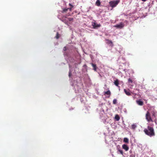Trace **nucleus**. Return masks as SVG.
I'll use <instances>...</instances> for the list:
<instances>
[{
    "label": "nucleus",
    "mask_w": 157,
    "mask_h": 157,
    "mask_svg": "<svg viewBox=\"0 0 157 157\" xmlns=\"http://www.w3.org/2000/svg\"><path fill=\"white\" fill-rule=\"evenodd\" d=\"M144 131L146 135L150 137L154 136L155 135L153 128L149 126H147V128H144Z\"/></svg>",
    "instance_id": "f257e3e1"
},
{
    "label": "nucleus",
    "mask_w": 157,
    "mask_h": 157,
    "mask_svg": "<svg viewBox=\"0 0 157 157\" xmlns=\"http://www.w3.org/2000/svg\"><path fill=\"white\" fill-rule=\"evenodd\" d=\"M146 118L148 122H153V121L151 117L150 114L148 111H147L146 114Z\"/></svg>",
    "instance_id": "f03ea898"
},
{
    "label": "nucleus",
    "mask_w": 157,
    "mask_h": 157,
    "mask_svg": "<svg viewBox=\"0 0 157 157\" xmlns=\"http://www.w3.org/2000/svg\"><path fill=\"white\" fill-rule=\"evenodd\" d=\"M118 3V2L117 1H113L109 2V4L110 6L113 8L116 6Z\"/></svg>",
    "instance_id": "7ed1b4c3"
},
{
    "label": "nucleus",
    "mask_w": 157,
    "mask_h": 157,
    "mask_svg": "<svg viewBox=\"0 0 157 157\" xmlns=\"http://www.w3.org/2000/svg\"><path fill=\"white\" fill-rule=\"evenodd\" d=\"M92 25L94 29H97L101 27V25L100 24H98L97 23L93 22L92 23Z\"/></svg>",
    "instance_id": "20e7f679"
},
{
    "label": "nucleus",
    "mask_w": 157,
    "mask_h": 157,
    "mask_svg": "<svg viewBox=\"0 0 157 157\" xmlns=\"http://www.w3.org/2000/svg\"><path fill=\"white\" fill-rule=\"evenodd\" d=\"M124 90L126 95H127L129 96L131 95V93L129 92V89L126 90L125 89H124Z\"/></svg>",
    "instance_id": "39448f33"
},
{
    "label": "nucleus",
    "mask_w": 157,
    "mask_h": 157,
    "mask_svg": "<svg viewBox=\"0 0 157 157\" xmlns=\"http://www.w3.org/2000/svg\"><path fill=\"white\" fill-rule=\"evenodd\" d=\"M122 148L124 149L125 151H128L129 149V147L126 144H124L122 146Z\"/></svg>",
    "instance_id": "423d86ee"
},
{
    "label": "nucleus",
    "mask_w": 157,
    "mask_h": 157,
    "mask_svg": "<svg viewBox=\"0 0 157 157\" xmlns=\"http://www.w3.org/2000/svg\"><path fill=\"white\" fill-rule=\"evenodd\" d=\"M137 103L139 105L142 106L144 105V102L143 101L140 100L136 101Z\"/></svg>",
    "instance_id": "0eeeda50"
},
{
    "label": "nucleus",
    "mask_w": 157,
    "mask_h": 157,
    "mask_svg": "<svg viewBox=\"0 0 157 157\" xmlns=\"http://www.w3.org/2000/svg\"><path fill=\"white\" fill-rule=\"evenodd\" d=\"M106 40L107 41V44H110V46L111 47H113V44L111 40H109L108 39H107Z\"/></svg>",
    "instance_id": "6e6552de"
},
{
    "label": "nucleus",
    "mask_w": 157,
    "mask_h": 157,
    "mask_svg": "<svg viewBox=\"0 0 157 157\" xmlns=\"http://www.w3.org/2000/svg\"><path fill=\"white\" fill-rule=\"evenodd\" d=\"M124 26V25L122 23H121L120 24L117 25L116 27L120 28H122Z\"/></svg>",
    "instance_id": "1a4fd4ad"
},
{
    "label": "nucleus",
    "mask_w": 157,
    "mask_h": 157,
    "mask_svg": "<svg viewBox=\"0 0 157 157\" xmlns=\"http://www.w3.org/2000/svg\"><path fill=\"white\" fill-rule=\"evenodd\" d=\"M91 64L93 67V69L95 71H96L97 69V67L96 65L95 64H94L93 63H91Z\"/></svg>",
    "instance_id": "9d476101"
},
{
    "label": "nucleus",
    "mask_w": 157,
    "mask_h": 157,
    "mask_svg": "<svg viewBox=\"0 0 157 157\" xmlns=\"http://www.w3.org/2000/svg\"><path fill=\"white\" fill-rule=\"evenodd\" d=\"M114 84L117 86H118L119 84V81L118 79H116L114 82Z\"/></svg>",
    "instance_id": "9b49d317"
},
{
    "label": "nucleus",
    "mask_w": 157,
    "mask_h": 157,
    "mask_svg": "<svg viewBox=\"0 0 157 157\" xmlns=\"http://www.w3.org/2000/svg\"><path fill=\"white\" fill-rule=\"evenodd\" d=\"M95 5L97 6H99L101 5V2L99 0H97L96 2Z\"/></svg>",
    "instance_id": "f8f14e48"
},
{
    "label": "nucleus",
    "mask_w": 157,
    "mask_h": 157,
    "mask_svg": "<svg viewBox=\"0 0 157 157\" xmlns=\"http://www.w3.org/2000/svg\"><path fill=\"white\" fill-rule=\"evenodd\" d=\"M107 94L110 96L111 95V92L109 90H108L107 91L104 92V95Z\"/></svg>",
    "instance_id": "ddd939ff"
},
{
    "label": "nucleus",
    "mask_w": 157,
    "mask_h": 157,
    "mask_svg": "<svg viewBox=\"0 0 157 157\" xmlns=\"http://www.w3.org/2000/svg\"><path fill=\"white\" fill-rule=\"evenodd\" d=\"M69 6H71L70 8H68V10H69L71 11L72 10V8L74 6L73 5H72L71 4L69 3Z\"/></svg>",
    "instance_id": "4468645a"
},
{
    "label": "nucleus",
    "mask_w": 157,
    "mask_h": 157,
    "mask_svg": "<svg viewBox=\"0 0 157 157\" xmlns=\"http://www.w3.org/2000/svg\"><path fill=\"white\" fill-rule=\"evenodd\" d=\"M124 142L126 143H128V139L127 138H124Z\"/></svg>",
    "instance_id": "2eb2a0df"
},
{
    "label": "nucleus",
    "mask_w": 157,
    "mask_h": 157,
    "mask_svg": "<svg viewBox=\"0 0 157 157\" xmlns=\"http://www.w3.org/2000/svg\"><path fill=\"white\" fill-rule=\"evenodd\" d=\"M68 8H64V9H63V10L62 11V13L67 12V11H68Z\"/></svg>",
    "instance_id": "dca6fc26"
},
{
    "label": "nucleus",
    "mask_w": 157,
    "mask_h": 157,
    "mask_svg": "<svg viewBox=\"0 0 157 157\" xmlns=\"http://www.w3.org/2000/svg\"><path fill=\"white\" fill-rule=\"evenodd\" d=\"M115 119L117 121H119L120 119L119 116L118 115H116L115 116Z\"/></svg>",
    "instance_id": "f3484780"
},
{
    "label": "nucleus",
    "mask_w": 157,
    "mask_h": 157,
    "mask_svg": "<svg viewBox=\"0 0 157 157\" xmlns=\"http://www.w3.org/2000/svg\"><path fill=\"white\" fill-rule=\"evenodd\" d=\"M151 113L152 114V118H153V117H156V116H155V112L154 111H152V112Z\"/></svg>",
    "instance_id": "a211bd4d"
},
{
    "label": "nucleus",
    "mask_w": 157,
    "mask_h": 157,
    "mask_svg": "<svg viewBox=\"0 0 157 157\" xmlns=\"http://www.w3.org/2000/svg\"><path fill=\"white\" fill-rule=\"evenodd\" d=\"M60 37V34L58 32H57L56 33V36H55V37L56 39H58Z\"/></svg>",
    "instance_id": "6ab92c4d"
},
{
    "label": "nucleus",
    "mask_w": 157,
    "mask_h": 157,
    "mask_svg": "<svg viewBox=\"0 0 157 157\" xmlns=\"http://www.w3.org/2000/svg\"><path fill=\"white\" fill-rule=\"evenodd\" d=\"M136 127V126L135 124H133L131 126V128L133 129H135Z\"/></svg>",
    "instance_id": "aec40b11"
},
{
    "label": "nucleus",
    "mask_w": 157,
    "mask_h": 157,
    "mask_svg": "<svg viewBox=\"0 0 157 157\" xmlns=\"http://www.w3.org/2000/svg\"><path fill=\"white\" fill-rule=\"evenodd\" d=\"M68 20L70 21H73V18H68Z\"/></svg>",
    "instance_id": "412c9836"
},
{
    "label": "nucleus",
    "mask_w": 157,
    "mask_h": 157,
    "mask_svg": "<svg viewBox=\"0 0 157 157\" xmlns=\"http://www.w3.org/2000/svg\"><path fill=\"white\" fill-rule=\"evenodd\" d=\"M117 100L116 99H114L113 100V104H116L117 103Z\"/></svg>",
    "instance_id": "4be33fe9"
},
{
    "label": "nucleus",
    "mask_w": 157,
    "mask_h": 157,
    "mask_svg": "<svg viewBox=\"0 0 157 157\" xmlns=\"http://www.w3.org/2000/svg\"><path fill=\"white\" fill-rule=\"evenodd\" d=\"M118 151H119L122 155H123V152L122 150H121V149H118Z\"/></svg>",
    "instance_id": "5701e85b"
},
{
    "label": "nucleus",
    "mask_w": 157,
    "mask_h": 157,
    "mask_svg": "<svg viewBox=\"0 0 157 157\" xmlns=\"http://www.w3.org/2000/svg\"><path fill=\"white\" fill-rule=\"evenodd\" d=\"M129 83H132V81L130 78H129L128 80Z\"/></svg>",
    "instance_id": "b1692460"
},
{
    "label": "nucleus",
    "mask_w": 157,
    "mask_h": 157,
    "mask_svg": "<svg viewBox=\"0 0 157 157\" xmlns=\"http://www.w3.org/2000/svg\"><path fill=\"white\" fill-rule=\"evenodd\" d=\"M63 50L64 51H65L66 50V47H64L63 48Z\"/></svg>",
    "instance_id": "393cba45"
},
{
    "label": "nucleus",
    "mask_w": 157,
    "mask_h": 157,
    "mask_svg": "<svg viewBox=\"0 0 157 157\" xmlns=\"http://www.w3.org/2000/svg\"><path fill=\"white\" fill-rule=\"evenodd\" d=\"M71 72L70 71L69 72V76L70 77L71 76Z\"/></svg>",
    "instance_id": "a878e982"
},
{
    "label": "nucleus",
    "mask_w": 157,
    "mask_h": 157,
    "mask_svg": "<svg viewBox=\"0 0 157 157\" xmlns=\"http://www.w3.org/2000/svg\"><path fill=\"white\" fill-rule=\"evenodd\" d=\"M147 0H141V1H143V2H145Z\"/></svg>",
    "instance_id": "bb28decb"
},
{
    "label": "nucleus",
    "mask_w": 157,
    "mask_h": 157,
    "mask_svg": "<svg viewBox=\"0 0 157 157\" xmlns=\"http://www.w3.org/2000/svg\"><path fill=\"white\" fill-rule=\"evenodd\" d=\"M105 86H106V85H105Z\"/></svg>",
    "instance_id": "cd10ccee"
}]
</instances>
